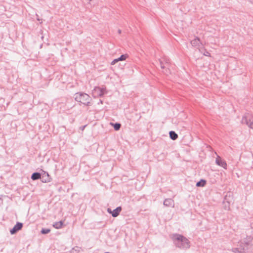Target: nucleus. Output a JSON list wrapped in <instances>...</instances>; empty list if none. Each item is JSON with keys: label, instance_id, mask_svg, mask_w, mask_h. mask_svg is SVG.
<instances>
[{"label": "nucleus", "instance_id": "1", "mask_svg": "<svg viewBox=\"0 0 253 253\" xmlns=\"http://www.w3.org/2000/svg\"><path fill=\"white\" fill-rule=\"evenodd\" d=\"M253 237L247 236L238 242L237 247L233 248L231 251L234 253H253Z\"/></svg>", "mask_w": 253, "mask_h": 253}, {"label": "nucleus", "instance_id": "2", "mask_svg": "<svg viewBox=\"0 0 253 253\" xmlns=\"http://www.w3.org/2000/svg\"><path fill=\"white\" fill-rule=\"evenodd\" d=\"M171 239L175 246L181 250H187L190 247V242L189 240L182 235L173 234Z\"/></svg>", "mask_w": 253, "mask_h": 253}, {"label": "nucleus", "instance_id": "3", "mask_svg": "<svg viewBox=\"0 0 253 253\" xmlns=\"http://www.w3.org/2000/svg\"><path fill=\"white\" fill-rule=\"evenodd\" d=\"M75 99L76 101L84 106H90L92 105L91 97L88 94L84 92L76 93Z\"/></svg>", "mask_w": 253, "mask_h": 253}, {"label": "nucleus", "instance_id": "4", "mask_svg": "<svg viewBox=\"0 0 253 253\" xmlns=\"http://www.w3.org/2000/svg\"><path fill=\"white\" fill-rule=\"evenodd\" d=\"M169 63V59L166 57H164L159 59L160 67L163 70V73L167 75L170 74Z\"/></svg>", "mask_w": 253, "mask_h": 253}, {"label": "nucleus", "instance_id": "5", "mask_svg": "<svg viewBox=\"0 0 253 253\" xmlns=\"http://www.w3.org/2000/svg\"><path fill=\"white\" fill-rule=\"evenodd\" d=\"M242 124H246L252 129H253V115L250 113H246L243 116Z\"/></svg>", "mask_w": 253, "mask_h": 253}, {"label": "nucleus", "instance_id": "6", "mask_svg": "<svg viewBox=\"0 0 253 253\" xmlns=\"http://www.w3.org/2000/svg\"><path fill=\"white\" fill-rule=\"evenodd\" d=\"M23 224L21 222H17L14 226L10 230L11 235L15 234L20 230L23 227Z\"/></svg>", "mask_w": 253, "mask_h": 253}, {"label": "nucleus", "instance_id": "7", "mask_svg": "<svg viewBox=\"0 0 253 253\" xmlns=\"http://www.w3.org/2000/svg\"><path fill=\"white\" fill-rule=\"evenodd\" d=\"M215 163L217 165L222 167L224 169H227V164L226 161L223 160L220 156H217L215 160Z\"/></svg>", "mask_w": 253, "mask_h": 253}, {"label": "nucleus", "instance_id": "8", "mask_svg": "<svg viewBox=\"0 0 253 253\" xmlns=\"http://www.w3.org/2000/svg\"><path fill=\"white\" fill-rule=\"evenodd\" d=\"M94 91L98 96H102L106 93V89L103 87H95Z\"/></svg>", "mask_w": 253, "mask_h": 253}, {"label": "nucleus", "instance_id": "9", "mask_svg": "<svg viewBox=\"0 0 253 253\" xmlns=\"http://www.w3.org/2000/svg\"><path fill=\"white\" fill-rule=\"evenodd\" d=\"M50 177L48 173L44 171L41 175V181L43 183H47L50 181Z\"/></svg>", "mask_w": 253, "mask_h": 253}, {"label": "nucleus", "instance_id": "10", "mask_svg": "<svg viewBox=\"0 0 253 253\" xmlns=\"http://www.w3.org/2000/svg\"><path fill=\"white\" fill-rule=\"evenodd\" d=\"M191 44L193 46L199 48L200 46V44L202 45V43L200 42V40L197 37H195L194 39L191 41Z\"/></svg>", "mask_w": 253, "mask_h": 253}, {"label": "nucleus", "instance_id": "11", "mask_svg": "<svg viewBox=\"0 0 253 253\" xmlns=\"http://www.w3.org/2000/svg\"><path fill=\"white\" fill-rule=\"evenodd\" d=\"M174 201L171 198L165 199L164 202V205L166 207H174Z\"/></svg>", "mask_w": 253, "mask_h": 253}, {"label": "nucleus", "instance_id": "12", "mask_svg": "<svg viewBox=\"0 0 253 253\" xmlns=\"http://www.w3.org/2000/svg\"><path fill=\"white\" fill-rule=\"evenodd\" d=\"M122 211L121 207H118L112 211V215L114 217L118 216Z\"/></svg>", "mask_w": 253, "mask_h": 253}, {"label": "nucleus", "instance_id": "13", "mask_svg": "<svg viewBox=\"0 0 253 253\" xmlns=\"http://www.w3.org/2000/svg\"><path fill=\"white\" fill-rule=\"evenodd\" d=\"M41 175L40 172H35L32 173L31 175V179L33 180H36L40 179L41 180Z\"/></svg>", "mask_w": 253, "mask_h": 253}, {"label": "nucleus", "instance_id": "14", "mask_svg": "<svg viewBox=\"0 0 253 253\" xmlns=\"http://www.w3.org/2000/svg\"><path fill=\"white\" fill-rule=\"evenodd\" d=\"M63 223L62 221L56 222L53 224V227L57 229H61L63 226Z\"/></svg>", "mask_w": 253, "mask_h": 253}, {"label": "nucleus", "instance_id": "15", "mask_svg": "<svg viewBox=\"0 0 253 253\" xmlns=\"http://www.w3.org/2000/svg\"><path fill=\"white\" fill-rule=\"evenodd\" d=\"M169 137L173 140H176L178 138V135L174 131H170L169 132Z\"/></svg>", "mask_w": 253, "mask_h": 253}, {"label": "nucleus", "instance_id": "16", "mask_svg": "<svg viewBox=\"0 0 253 253\" xmlns=\"http://www.w3.org/2000/svg\"><path fill=\"white\" fill-rule=\"evenodd\" d=\"M206 184V180L205 179H201L200 181L196 183L197 187H204Z\"/></svg>", "mask_w": 253, "mask_h": 253}, {"label": "nucleus", "instance_id": "17", "mask_svg": "<svg viewBox=\"0 0 253 253\" xmlns=\"http://www.w3.org/2000/svg\"><path fill=\"white\" fill-rule=\"evenodd\" d=\"M114 126V128L115 130H118L120 129L121 125L120 123H116L115 124H112Z\"/></svg>", "mask_w": 253, "mask_h": 253}, {"label": "nucleus", "instance_id": "18", "mask_svg": "<svg viewBox=\"0 0 253 253\" xmlns=\"http://www.w3.org/2000/svg\"><path fill=\"white\" fill-rule=\"evenodd\" d=\"M50 230L49 229L47 228H42V229L41 231V233L42 234H46L50 232Z\"/></svg>", "mask_w": 253, "mask_h": 253}, {"label": "nucleus", "instance_id": "19", "mask_svg": "<svg viewBox=\"0 0 253 253\" xmlns=\"http://www.w3.org/2000/svg\"><path fill=\"white\" fill-rule=\"evenodd\" d=\"M128 57L127 54H122L120 57L118 58L119 61H123L126 59V57Z\"/></svg>", "mask_w": 253, "mask_h": 253}, {"label": "nucleus", "instance_id": "20", "mask_svg": "<svg viewBox=\"0 0 253 253\" xmlns=\"http://www.w3.org/2000/svg\"><path fill=\"white\" fill-rule=\"evenodd\" d=\"M119 61V60L118 58L117 59H115L114 60H113L112 62H111V65H114L117 62H118Z\"/></svg>", "mask_w": 253, "mask_h": 253}, {"label": "nucleus", "instance_id": "21", "mask_svg": "<svg viewBox=\"0 0 253 253\" xmlns=\"http://www.w3.org/2000/svg\"><path fill=\"white\" fill-rule=\"evenodd\" d=\"M204 55L206 56H210V53L208 52V51H206L204 53Z\"/></svg>", "mask_w": 253, "mask_h": 253}, {"label": "nucleus", "instance_id": "22", "mask_svg": "<svg viewBox=\"0 0 253 253\" xmlns=\"http://www.w3.org/2000/svg\"><path fill=\"white\" fill-rule=\"evenodd\" d=\"M107 211L109 213H111L112 214V211L110 208H108L107 209Z\"/></svg>", "mask_w": 253, "mask_h": 253}, {"label": "nucleus", "instance_id": "23", "mask_svg": "<svg viewBox=\"0 0 253 253\" xmlns=\"http://www.w3.org/2000/svg\"><path fill=\"white\" fill-rule=\"evenodd\" d=\"M227 197H228V195L227 194L225 196V198H224V199L225 200H227Z\"/></svg>", "mask_w": 253, "mask_h": 253}, {"label": "nucleus", "instance_id": "24", "mask_svg": "<svg viewBox=\"0 0 253 253\" xmlns=\"http://www.w3.org/2000/svg\"><path fill=\"white\" fill-rule=\"evenodd\" d=\"M118 32L119 34H121V30L120 29H119Z\"/></svg>", "mask_w": 253, "mask_h": 253}, {"label": "nucleus", "instance_id": "25", "mask_svg": "<svg viewBox=\"0 0 253 253\" xmlns=\"http://www.w3.org/2000/svg\"><path fill=\"white\" fill-rule=\"evenodd\" d=\"M85 126H84L83 127H82V129H84V128L85 127Z\"/></svg>", "mask_w": 253, "mask_h": 253}, {"label": "nucleus", "instance_id": "26", "mask_svg": "<svg viewBox=\"0 0 253 253\" xmlns=\"http://www.w3.org/2000/svg\"><path fill=\"white\" fill-rule=\"evenodd\" d=\"M100 103H102V101L101 100H100Z\"/></svg>", "mask_w": 253, "mask_h": 253}, {"label": "nucleus", "instance_id": "27", "mask_svg": "<svg viewBox=\"0 0 253 253\" xmlns=\"http://www.w3.org/2000/svg\"><path fill=\"white\" fill-rule=\"evenodd\" d=\"M230 194H231L230 193H229V197L230 196Z\"/></svg>", "mask_w": 253, "mask_h": 253}]
</instances>
